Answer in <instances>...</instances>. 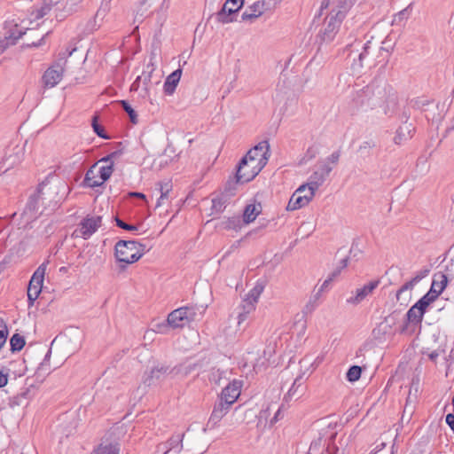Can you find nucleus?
Returning <instances> with one entry per match:
<instances>
[{"mask_svg": "<svg viewBox=\"0 0 454 454\" xmlns=\"http://www.w3.org/2000/svg\"><path fill=\"white\" fill-rule=\"evenodd\" d=\"M317 187V183L301 185L291 196L286 209L294 211L307 206L314 198Z\"/></svg>", "mask_w": 454, "mask_h": 454, "instance_id": "0eeeda50", "label": "nucleus"}, {"mask_svg": "<svg viewBox=\"0 0 454 454\" xmlns=\"http://www.w3.org/2000/svg\"><path fill=\"white\" fill-rule=\"evenodd\" d=\"M442 280L441 282H435L434 281L432 283V286H431V288H433V286L435 285V290H440V286H443V290L445 289L446 287V285H447V279H446V277L445 276H442Z\"/></svg>", "mask_w": 454, "mask_h": 454, "instance_id": "7c9ffc66", "label": "nucleus"}, {"mask_svg": "<svg viewBox=\"0 0 454 454\" xmlns=\"http://www.w3.org/2000/svg\"><path fill=\"white\" fill-rule=\"evenodd\" d=\"M145 253V246L135 240H120L114 247V257L122 269L137 262Z\"/></svg>", "mask_w": 454, "mask_h": 454, "instance_id": "f03ea898", "label": "nucleus"}, {"mask_svg": "<svg viewBox=\"0 0 454 454\" xmlns=\"http://www.w3.org/2000/svg\"><path fill=\"white\" fill-rule=\"evenodd\" d=\"M242 388V382L239 380H233L230 382L221 393V401L228 405L233 404L240 395Z\"/></svg>", "mask_w": 454, "mask_h": 454, "instance_id": "4468645a", "label": "nucleus"}, {"mask_svg": "<svg viewBox=\"0 0 454 454\" xmlns=\"http://www.w3.org/2000/svg\"><path fill=\"white\" fill-rule=\"evenodd\" d=\"M90 454H120V448L114 443L100 444Z\"/></svg>", "mask_w": 454, "mask_h": 454, "instance_id": "aec40b11", "label": "nucleus"}, {"mask_svg": "<svg viewBox=\"0 0 454 454\" xmlns=\"http://www.w3.org/2000/svg\"><path fill=\"white\" fill-rule=\"evenodd\" d=\"M92 128L95 133L102 137V138H108V137L106 135L104 128L98 123V117L94 116L92 119Z\"/></svg>", "mask_w": 454, "mask_h": 454, "instance_id": "393cba45", "label": "nucleus"}, {"mask_svg": "<svg viewBox=\"0 0 454 454\" xmlns=\"http://www.w3.org/2000/svg\"><path fill=\"white\" fill-rule=\"evenodd\" d=\"M114 172V162L110 156L102 158L86 172L83 183L86 186L95 188L104 184Z\"/></svg>", "mask_w": 454, "mask_h": 454, "instance_id": "7ed1b4c3", "label": "nucleus"}, {"mask_svg": "<svg viewBox=\"0 0 454 454\" xmlns=\"http://www.w3.org/2000/svg\"><path fill=\"white\" fill-rule=\"evenodd\" d=\"M333 282V278H326L323 284L321 285V286L319 287L318 289V294H321V293H324L325 292L329 287H330V285L331 283Z\"/></svg>", "mask_w": 454, "mask_h": 454, "instance_id": "c756f323", "label": "nucleus"}, {"mask_svg": "<svg viewBox=\"0 0 454 454\" xmlns=\"http://www.w3.org/2000/svg\"><path fill=\"white\" fill-rule=\"evenodd\" d=\"M268 9L265 0H257L254 2L247 11L242 14L244 20H254L261 17Z\"/></svg>", "mask_w": 454, "mask_h": 454, "instance_id": "2eb2a0df", "label": "nucleus"}, {"mask_svg": "<svg viewBox=\"0 0 454 454\" xmlns=\"http://www.w3.org/2000/svg\"><path fill=\"white\" fill-rule=\"evenodd\" d=\"M361 367L357 365L351 366L347 372V379L350 382L356 381L361 377Z\"/></svg>", "mask_w": 454, "mask_h": 454, "instance_id": "5701e85b", "label": "nucleus"}, {"mask_svg": "<svg viewBox=\"0 0 454 454\" xmlns=\"http://www.w3.org/2000/svg\"><path fill=\"white\" fill-rule=\"evenodd\" d=\"M11 369L8 367H4L0 371V388L5 387L8 384V376Z\"/></svg>", "mask_w": 454, "mask_h": 454, "instance_id": "bb28decb", "label": "nucleus"}, {"mask_svg": "<svg viewBox=\"0 0 454 454\" xmlns=\"http://www.w3.org/2000/svg\"><path fill=\"white\" fill-rule=\"evenodd\" d=\"M197 366L196 362L185 361L179 367V372L183 375L189 374L192 371H194Z\"/></svg>", "mask_w": 454, "mask_h": 454, "instance_id": "b1692460", "label": "nucleus"}, {"mask_svg": "<svg viewBox=\"0 0 454 454\" xmlns=\"http://www.w3.org/2000/svg\"><path fill=\"white\" fill-rule=\"evenodd\" d=\"M197 317L196 306H184L171 311L167 317V325L158 326V332L164 333V328L179 329L189 327Z\"/></svg>", "mask_w": 454, "mask_h": 454, "instance_id": "20e7f679", "label": "nucleus"}, {"mask_svg": "<svg viewBox=\"0 0 454 454\" xmlns=\"http://www.w3.org/2000/svg\"><path fill=\"white\" fill-rule=\"evenodd\" d=\"M262 292V288L257 286L249 291L242 304L243 312L239 313L238 317L239 325L246 320L248 314L255 310L256 303Z\"/></svg>", "mask_w": 454, "mask_h": 454, "instance_id": "f8f14e48", "label": "nucleus"}, {"mask_svg": "<svg viewBox=\"0 0 454 454\" xmlns=\"http://www.w3.org/2000/svg\"><path fill=\"white\" fill-rule=\"evenodd\" d=\"M27 21L20 18L8 20L4 24V37L8 44H13L19 40L27 29Z\"/></svg>", "mask_w": 454, "mask_h": 454, "instance_id": "9d476101", "label": "nucleus"}, {"mask_svg": "<svg viewBox=\"0 0 454 454\" xmlns=\"http://www.w3.org/2000/svg\"><path fill=\"white\" fill-rule=\"evenodd\" d=\"M270 156V147L268 141H261L240 160L236 179L239 183H248L254 180L267 165Z\"/></svg>", "mask_w": 454, "mask_h": 454, "instance_id": "f257e3e1", "label": "nucleus"}, {"mask_svg": "<svg viewBox=\"0 0 454 454\" xmlns=\"http://www.w3.org/2000/svg\"><path fill=\"white\" fill-rule=\"evenodd\" d=\"M129 196H130V197L139 198V199L144 200H146L145 195L144 193H142V192H129Z\"/></svg>", "mask_w": 454, "mask_h": 454, "instance_id": "72a5a7b5", "label": "nucleus"}, {"mask_svg": "<svg viewBox=\"0 0 454 454\" xmlns=\"http://www.w3.org/2000/svg\"><path fill=\"white\" fill-rule=\"evenodd\" d=\"M379 286V281L374 280L371 281L368 284L364 285L361 288L356 289V295L354 297L353 301L358 303L362 301L365 297L372 293V291Z\"/></svg>", "mask_w": 454, "mask_h": 454, "instance_id": "f3484780", "label": "nucleus"}, {"mask_svg": "<svg viewBox=\"0 0 454 454\" xmlns=\"http://www.w3.org/2000/svg\"><path fill=\"white\" fill-rule=\"evenodd\" d=\"M18 363H19L18 361H12V362L10 363V364H9V365H10V366H11V365H15V364H18Z\"/></svg>", "mask_w": 454, "mask_h": 454, "instance_id": "c9c22d12", "label": "nucleus"}, {"mask_svg": "<svg viewBox=\"0 0 454 454\" xmlns=\"http://www.w3.org/2000/svg\"><path fill=\"white\" fill-rule=\"evenodd\" d=\"M115 222H116L117 226L123 230L129 231L137 230V227L136 225L128 224L119 218H115Z\"/></svg>", "mask_w": 454, "mask_h": 454, "instance_id": "c85d7f7f", "label": "nucleus"}, {"mask_svg": "<svg viewBox=\"0 0 454 454\" xmlns=\"http://www.w3.org/2000/svg\"><path fill=\"white\" fill-rule=\"evenodd\" d=\"M262 212L261 203H253L246 207L243 218L247 223L254 222L257 215Z\"/></svg>", "mask_w": 454, "mask_h": 454, "instance_id": "a211bd4d", "label": "nucleus"}, {"mask_svg": "<svg viewBox=\"0 0 454 454\" xmlns=\"http://www.w3.org/2000/svg\"><path fill=\"white\" fill-rule=\"evenodd\" d=\"M121 105H122V107L123 109L128 113L130 120L132 122L136 123V119H137V114L136 112L133 110V108L129 106V104L126 101H121Z\"/></svg>", "mask_w": 454, "mask_h": 454, "instance_id": "cd10ccee", "label": "nucleus"}, {"mask_svg": "<svg viewBox=\"0 0 454 454\" xmlns=\"http://www.w3.org/2000/svg\"><path fill=\"white\" fill-rule=\"evenodd\" d=\"M330 4V0H324L321 4V9L327 8Z\"/></svg>", "mask_w": 454, "mask_h": 454, "instance_id": "f704fd0d", "label": "nucleus"}, {"mask_svg": "<svg viewBox=\"0 0 454 454\" xmlns=\"http://www.w3.org/2000/svg\"><path fill=\"white\" fill-rule=\"evenodd\" d=\"M46 263H42L34 272L27 287V299L30 306L34 305L35 301L39 297L46 272Z\"/></svg>", "mask_w": 454, "mask_h": 454, "instance_id": "1a4fd4ad", "label": "nucleus"}, {"mask_svg": "<svg viewBox=\"0 0 454 454\" xmlns=\"http://www.w3.org/2000/svg\"><path fill=\"white\" fill-rule=\"evenodd\" d=\"M229 408L230 405L221 401L214 408L212 414L210 416V421H213L215 424L220 422L221 419L228 413Z\"/></svg>", "mask_w": 454, "mask_h": 454, "instance_id": "6ab92c4d", "label": "nucleus"}, {"mask_svg": "<svg viewBox=\"0 0 454 454\" xmlns=\"http://www.w3.org/2000/svg\"><path fill=\"white\" fill-rule=\"evenodd\" d=\"M346 267V264L344 263L341 268H338L337 270H334L329 276L328 278H333V281L338 278V276L340 274V270L342 268Z\"/></svg>", "mask_w": 454, "mask_h": 454, "instance_id": "2f4dec72", "label": "nucleus"}, {"mask_svg": "<svg viewBox=\"0 0 454 454\" xmlns=\"http://www.w3.org/2000/svg\"><path fill=\"white\" fill-rule=\"evenodd\" d=\"M66 64L67 57L63 56L47 68L43 75V82L46 88H53L60 82Z\"/></svg>", "mask_w": 454, "mask_h": 454, "instance_id": "6e6552de", "label": "nucleus"}, {"mask_svg": "<svg viewBox=\"0 0 454 454\" xmlns=\"http://www.w3.org/2000/svg\"><path fill=\"white\" fill-rule=\"evenodd\" d=\"M243 5V0H227L222 10L217 13V20L226 24L233 21L232 15L239 11Z\"/></svg>", "mask_w": 454, "mask_h": 454, "instance_id": "ddd939ff", "label": "nucleus"}, {"mask_svg": "<svg viewBox=\"0 0 454 454\" xmlns=\"http://www.w3.org/2000/svg\"><path fill=\"white\" fill-rule=\"evenodd\" d=\"M443 286H440V290H435V285L430 291L420 298L407 311L406 317L410 323L419 325L422 322L424 315L432 302L442 293Z\"/></svg>", "mask_w": 454, "mask_h": 454, "instance_id": "39448f33", "label": "nucleus"}, {"mask_svg": "<svg viewBox=\"0 0 454 454\" xmlns=\"http://www.w3.org/2000/svg\"><path fill=\"white\" fill-rule=\"evenodd\" d=\"M10 344L12 351H20L25 345V340L20 334H13L10 340Z\"/></svg>", "mask_w": 454, "mask_h": 454, "instance_id": "4be33fe9", "label": "nucleus"}, {"mask_svg": "<svg viewBox=\"0 0 454 454\" xmlns=\"http://www.w3.org/2000/svg\"><path fill=\"white\" fill-rule=\"evenodd\" d=\"M170 190H171V186L168 184H167V183L160 184V196L157 200L156 207H159L164 204L165 200H168V193H169Z\"/></svg>", "mask_w": 454, "mask_h": 454, "instance_id": "412c9836", "label": "nucleus"}, {"mask_svg": "<svg viewBox=\"0 0 454 454\" xmlns=\"http://www.w3.org/2000/svg\"><path fill=\"white\" fill-rule=\"evenodd\" d=\"M446 423L450 426V427L454 431V415L449 413L446 416Z\"/></svg>", "mask_w": 454, "mask_h": 454, "instance_id": "473e14b6", "label": "nucleus"}, {"mask_svg": "<svg viewBox=\"0 0 454 454\" xmlns=\"http://www.w3.org/2000/svg\"><path fill=\"white\" fill-rule=\"evenodd\" d=\"M101 226L100 216H87L73 232L74 238L89 239Z\"/></svg>", "mask_w": 454, "mask_h": 454, "instance_id": "9b49d317", "label": "nucleus"}, {"mask_svg": "<svg viewBox=\"0 0 454 454\" xmlns=\"http://www.w3.org/2000/svg\"><path fill=\"white\" fill-rule=\"evenodd\" d=\"M8 331L3 320H0V349L5 344L7 340Z\"/></svg>", "mask_w": 454, "mask_h": 454, "instance_id": "a878e982", "label": "nucleus"}, {"mask_svg": "<svg viewBox=\"0 0 454 454\" xmlns=\"http://www.w3.org/2000/svg\"><path fill=\"white\" fill-rule=\"evenodd\" d=\"M345 16L346 12L341 9H334L325 18L324 27L318 35L322 42H332L335 38Z\"/></svg>", "mask_w": 454, "mask_h": 454, "instance_id": "423d86ee", "label": "nucleus"}, {"mask_svg": "<svg viewBox=\"0 0 454 454\" xmlns=\"http://www.w3.org/2000/svg\"><path fill=\"white\" fill-rule=\"evenodd\" d=\"M181 73H182L181 70L177 69V70L174 71L173 73H171L166 78V81H165L164 86H163L164 92L166 94H168V95L173 94V92L175 91V90L180 81Z\"/></svg>", "mask_w": 454, "mask_h": 454, "instance_id": "dca6fc26", "label": "nucleus"}]
</instances>
